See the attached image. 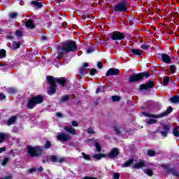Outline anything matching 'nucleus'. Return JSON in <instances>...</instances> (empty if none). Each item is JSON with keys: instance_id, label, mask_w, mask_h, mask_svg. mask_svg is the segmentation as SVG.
<instances>
[{"instance_id": "nucleus-6", "label": "nucleus", "mask_w": 179, "mask_h": 179, "mask_svg": "<svg viewBox=\"0 0 179 179\" xmlns=\"http://www.w3.org/2000/svg\"><path fill=\"white\" fill-rule=\"evenodd\" d=\"M114 10L115 12H127L128 10V3L125 0L117 3L114 6Z\"/></svg>"}, {"instance_id": "nucleus-47", "label": "nucleus", "mask_w": 179, "mask_h": 179, "mask_svg": "<svg viewBox=\"0 0 179 179\" xmlns=\"http://www.w3.org/2000/svg\"><path fill=\"white\" fill-rule=\"evenodd\" d=\"M148 156H155L156 155V152L153 150H148Z\"/></svg>"}, {"instance_id": "nucleus-41", "label": "nucleus", "mask_w": 179, "mask_h": 179, "mask_svg": "<svg viewBox=\"0 0 179 179\" xmlns=\"http://www.w3.org/2000/svg\"><path fill=\"white\" fill-rule=\"evenodd\" d=\"M87 132L91 135H94V134H96V131H94V129H93V128L92 127L87 129Z\"/></svg>"}, {"instance_id": "nucleus-14", "label": "nucleus", "mask_w": 179, "mask_h": 179, "mask_svg": "<svg viewBox=\"0 0 179 179\" xmlns=\"http://www.w3.org/2000/svg\"><path fill=\"white\" fill-rule=\"evenodd\" d=\"M64 129L71 135H76V129H75V128L72 127L71 126H66L64 127Z\"/></svg>"}, {"instance_id": "nucleus-39", "label": "nucleus", "mask_w": 179, "mask_h": 179, "mask_svg": "<svg viewBox=\"0 0 179 179\" xmlns=\"http://www.w3.org/2000/svg\"><path fill=\"white\" fill-rule=\"evenodd\" d=\"M45 149H50L51 148V141H46V143L44 145Z\"/></svg>"}, {"instance_id": "nucleus-28", "label": "nucleus", "mask_w": 179, "mask_h": 179, "mask_svg": "<svg viewBox=\"0 0 179 179\" xmlns=\"http://www.w3.org/2000/svg\"><path fill=\"white\" fill-rule=\"evenodd\" d=\"M173 135H174V136H176V138L179 137V127H176L175 129H173Z\"/></svg>"}, {"instance_id": "nucleus-46", "label": "nucleus", "mask_w": 179, "mask_h": 179, "mask_svg": "<svg viewBox=\"0 0 179 179\" xmlns=\"http://www.w3.org/2000/svg\"><path fill=\"white\" fill-rule=\"evenodd\" d=\"M163 131H165V132H168L170 131V126L169 125H164L163 128Z\"/></svg>"}, {"instance_id": "nucleus-54", "label": "nucleus", "mask_w": 179, "mask_h": 179, "mask_svg": "<svg viewBox=\"0 0 179 179\" xmlns=\"http://www.w3.org/2000/svg\"><path fill=\"white\" fill-rule=\"evenodd\" d=\"M71 124H72L73 127H78L79 125L78 124V122H76L75 120L72 121Z\"/></svg>"}, {"instance_id": "nucleus-27", "label": "nucleus", "mask_w": 179, "mask_h": 179, "mask_svg": "<svg viewBox=\"0 0 179 179\" xmlns=\"http://www.w3.org/2000/svg\"><path fill=\"white\" fill-rule=\"evenodd\" d=\"M143 171L145 174H147V176H149L150 177L153 176V171H152L150 169H144Z\"/></svg>"}, {"instance_id": "nucleus-9", "label": "nucleus", "mask_w": 179, "mask_h": 179, "mask_svg": "<svg viewBox=\"0 0 179 179\" xmlns=\"http://www.w3.org/2000/svg\"><path fill=\"white\" fill-rule=\"evenodd\" d=\"M139 80H142L140 73L132 74L131 76H130L129 79V82H130V83H134L135 82H139Z\"/></svg>"}, {"instance_id": "nucleus-49", "label": "nucleus", "mask_w": 179, "mask_h": 179, "mask_svg": "<svg viewBox=\"0 0 179 179\" xmlns=\"http://www.w3.org/2000/svg\"><path fill=\"white\" fill-rule=\"evenodd\" d=\"M94 51V49H93L92 48H89L87 50V54H91V52H93Z\"/></svg>"}, {"instance_id": "nucleus-15", "label": "nucleus", "mask_w": 179, "mask_h": 179, "mask_svg": "<svg viewBox=\"0 0 179 179\" xmlns=\"http://www.w3.org/2000/svg\"><path fill=\"white\" fill-rule=\"evenodd\" d=\"M46 162L51 163H58V157L56 155L48 156L47 157Z\"/></svg>"}, {"instance_id": "nucleus-50", "label": "nucleus", "mask_w": 179, "mask_h": 179, "mask_svg": "<svg viewBox=\"0 0 179 179\" xmlns=\"http://www.w3.org/2000/svg\"><path fill=\"white\" fill-rule=\"evenodd\" d=\"M161 134L162 136H164L166 138V136H167V134H169L167 131L162 130L161 131Z\"/></svg>"}, {"instance_id": "nucleus-32", "label": "nucleus", "mask_w": 179, "mask_h": 179, "mask_svg": "<svg viewBox=\"0 0 179 179\" xmlns=\"http://www.w3.org/2000/svg\"><path fill=\"white\" fill-rule=\"evenodd\" d=\"M140 76L142 80V79H143V78H149V76H150V75L148 72H144V73H140Z\"/></svg>"}, {"instance_id": "nucleus-12", "label": "nucleus", "mask_w": 179, "mask_h": 179, "mask_svg": "<svg viewBox=\"0 0 179 179\" xmlns=\"http://www.w3.org/2000/svg\"><path fill=\"white\" fill-rule=\"evenodd\" d=\"M111 75H120V69L112 68L108 70L106 76H111Z\"/></svg>"}, {"instance_id": "nucleus-48", "label": "nucleus", "mask_w": 179, "mask_h": 179, "mask_svg": "<svg viewBox=\"0 0 179 179\" xmlns=\"http://www.w3.org/2000/svg\"><path fill=\"white\" fill-rule=\"evenodd\" d=\"M22 31L20 30H17L15 32V36H17V37H22Z\"/></svg>"}, {"instance_id": "nucleus-33", "label": "nucleus", "mask_w": 179, "mask_h": 179, "mask_svg": "<svg viewBox=\"0 0 179 179\" xmlns=\"http://www.w3.org/2000/svg\"><path fill=\"white\" fill-rule=\"evenodd\" d=\"M169 173H171L175 177H179V172L176 171L174 169H169Z\"/></svg>"}, {"instance_id": "nucleus-1", "label": "nucleus", "mask_w": 179, "mask_h": 179, "mask_svg": "<svg viewBox=\"0 0 179 179\" xmlns=\"http://www.w3.org/2000/svg\"><path fill=\"white\" fill-rule=\"evenodd\" d=\"M78 50V47L76 46V43L73 41H70L65 42L63 45L62 48H58L57 52L58 56L57 58L61 59L62 57H64V53L68 54L69 52H73Z\"/></svg>"}, {"instance_id": "nucleus-17", "label": "nucleus", "mask_w": 179, "mask_h": 179, "mask_svg": "<svg viewBox=\"0 0 179 179\" xmlns=\"http://www.w3.org/2000/svg\"><path fill=\"white\" fill-rule=\"evenodd\" d=\"M171 103L173 104H179V95H175L169 99Z\"/></svg>"}, {"instance_id": "nucleus-20", "label": "nucleus", "mask_w": 179, "mask_h": 179, "mask_svg": "<svg viewBox=\"0 0 179 179\" xmlns=\"http://www.w3.org/2000/svg\"><path fill=\"white\" fill-rule=\"evenodd\" d=\"M31 5H32V6H34V8H38V9L43 7V4L41 3V2H38L37 1H32L31 2Z\"/></svg>"}, {"instance_id": "nucleus-2", "label": "nucleus", "mask_w": 179, "mask_h": 179, "mask_svg": "<svg viewBox=\"0 0 179 179\" xmlns=\"http://www.w3.org/2000/svg\"><path fill=\"white\" fill-rule=\"evenodd\" d=\"M46 79L50 85V88L48 92L50 96H52V94H55L56 89H57V85H55V82L61 85V86H64L65 83H66V80H65V78L64 77L55 78L52 76H48L46 77Z\"/></svg>"}, {"instance_id": "nucleus-11", "label": "nucleus", "mask_w": 179, "mask_h": 179, "mask_svg": "<svg viewBox=\"0 0 179 179\" xmlns=\"http://www.w3.org/2000/svg\"><path fill=\"white\" fill-rule=\"evenodd\" d=\"M155 85L153 81H148L146 84H143L140 85L141 90H148V89H152Z\"/></svg>"}, {"instance_id": "nucleus-53", "label": "nucleus", "mask_w": 179, "mask_h": 179, "mask_svg": "<svg viewBox=\"0 0 179 179\" xmlns=\"http://www.w3.org/2000/svg\"><path fill=\"white\" fill-rule=\"evenodd\" d=\"M97 66L99 69H101V68H103V63H101V62H98Z\"/></svg>"}, {"instance_id": "nucleus-31", "label": "nucleus", "mask_w": 179, "mask_h": 179, "mask_svg": "<svg viewBox=\"0 0 179 179\" xmlns=\"http://www.w3.org/2000/svg\"><path fill=\"white\" fill-rule=\"evenodd\" d=\"M6 57V51L4 49L0 50V58H5Z\"/></svg>"}, {"instance_id": "nucleus-30", "label": "nucleus", "mask_w": 179, "mask_h": 179, "mask_svg": "<svg viewBox=\"0 0 179 179\" xmlns=\"http://www.w3.org/2000/svg\"><path fill=\"white\" fill-rule=\"evenodd\" d=\"M82 156L85 160H92L90 155H88L87 154H86L85 152H82Z\"/></svg>"}, {"instance_id": "nucleus-16", "label": "nucleus", "mask_w": 179, "mask_h": 179, "mask_svg": "<svg viewBox=\"0 0 179 179\" xmlns=\"http://www.w3.org/2000/svg\"><path fill=\"white\" fill-rule=\"evenodd\" d=\"M89 64L87 63H84L83 64V66H81L80 69V76H83V75H85V72H86V69L85 68H87Z\"/></svg>"}, {"instance_id": "nucleus-55", "label": "nucleus", "mask_w": 179, "mask_h": 179, "mask_svg": "<svg viewBox=\"0 0 179 179\" xmlns=\"http://www.w3.org/2000/svg\"><path fill=\"white\" fill-rule=\"evenodd\" d=\"M9 93H16V90L13 89V88H10L8 90Z\"/></svg>"}, {"instance_id": "nucleus-25", "label": "nucleus", "mask_w": 179, "mask_h": 179, "mask_svg": "<svg viewBox=\"0 0 179 179\" xmlns=\"http://www.w3.org/2000/svg\"><path fill=\"white\" fill-rule=\"evenodd\" d=\"M134 163V159H131L122 164V167H129Z\"/></svg>"}, {"instance_id": "nucleus-8", "label": "nucleus", "mask_w": 179, "mask_h": 179, "mask_svg": "<svg viewBox=\"0 0 179 179\" xmlns=\"http://www.w3.org/2000/svg\"><path fill=\"white\" fill-rule=\"evenodd\" d=\"M57 139L61 142H68V141L71 139V136L68 134L62 132L57 135Z\"/></svg>"}, {"instance_id": "nucleus-58", "label": "nucleus", "mask_w": 179, "mask_h": 179, "mask_svg": "<svg viewBox=\"0 0 179 179\" xmlns=\"http://www.w3.org/2000/svg\"><path fill=\"white\" fill-rule=\"evenodd\" d=\"M6 150V148L5 147L0 148V153H2V152H5Z\"/></svg>"}, {"instance_id": "nucleus-45", "label": "nucleus", "mask_w": 179, "mask_h": 179, "mask_svg": "<svg viewBox=\"0 0 179 179\" xmlns=\"http://www.w3.org/2000/svg\"><path fill=\"white\" fill-rule=\"evenodd\" d=\"M8 162H9V158H4L2 162V166H6V164H8Z\"/></svg>"}, {"instance_id": "nucleus-5", "label": "nucleus", "mask_w": 179, "mask_h": 179, "mask_svg": "<svg viewBox=\"0 0 179 179\" xmlns=\"http://www.w3.org/2000/svg\"><path fill=\"white\" fill-rule=\"evenodd\" d=\"M173 111V108L169 107L166 111L159 114V115H155V114H150V113H143L145 117H149L150 118H163V117H167V115L169 113H171Z\"/></svg>"}, {"instance_id": "nucleus-56", "label": "nucleus", "mask_w": 179, "mask_h": 179, "mask_svg": "<svg viewBox=\"0 0 179 179\" xmlns=\"http://www.w3.org/2000/svg\"><path fill=\"white\" fill-rule=\"evenodd\" d=\"M115 131L117 135H120V134H121V131L117 127L115 128Z\"/></svg>"}, {"instance_id": "nucleus-61", "label": "nucleus", "mask_w": 179, "mask_h": 179, "mask_svg": "<svg viewBox=\"0 0 179 179\" xmlns=\"http://www.w3.org/2000/svg\"><path fill=\"white\" fill-rule=\"evenodd\" d=\"M41 38H42V40H43V41H45V40H47V36H43L41 37Z\"/></svg>"}, {"instance_id": "nucleus-4", "label": "nucleus", "mask_w": 179, "mask_h": 179, "mask_svg": "<svg viewBox=\"0 0 179 179\" xmlns=\"http://www.w3.org/2000/svg\"><path fill=\"white\" fill-rule=\"evenodd\" d=\"M27 149L29 156H31V157H36V156L41 155L43 152L41 148L38 146L33 147L32 145H28Z\"/></svg>"}, {"instance_id": "nucleus-36", "label": "nucleus", "mask_w": 179, "mask_h": 179, "mask_svg": "<svg viewBox=\"0 0 179 179\" xmlns=\"http://www.w3.org/2000/svg\"><path fill=\"white\" fill-rule=\"evenodd\" d=\"M66 162V158L57 157V163H64Z\"/></svg>"}, {"instance_id": "nucleus-10", "label": "nucleus", "mask_w": 179, "mask_h": 179, "mask_svg": "<svg viewBox=\"0 0 179 179\" xmlns=\"http://www.w3.org/2000/svg\"><path fill=\"white\" fill-rule=\"evenodd\" d=\"M118 155H120V150H118V148H113L108 156L109 159H115Z\"/></svg>"}, {"instance_id": "nucleus-44", "label": "nucleus", "mask_w": 179, "mask_h": 179, "mask_svg": "<svg viewBox=\"0 0 179 179\" xmlns=\"http://www.w3.org/2000/svg\"><path fill=\"white\" fill-rule=\"evenodd\" d=\"M120 99L121 98L118 96H112V101H120Z\"/></svg>"}, {"instance_id": "nucleus-38", "label": "nucleus", "mask_w": 179, "mask_h": 179, "mask_svg": "<svg viewBox=\"0 0 179 179\" xmlns=\"http://www.w3.org/2000/svg\"><path fill=\"white\" fill-rule=\"evenodd\" d=\"M9 17L10 19H16L17 17V13H10L9 14Z\"/></svg>"}, {"instance_id": "nucleus-21", "label": "nucleus", "mask_w": 179, "mask_h": 179, "mask_svg": "<svg viewBox=\"0 0 179 179\" xmlns=\"http://www.w3.org/2000/svg\"><path fill=\"white\" fill-rule=\"evenodd\" d=\"M131 52L134 55H138V56L142 55V53L143 52V51L141 49H131Z\"/></svg>"}, {"instance_id": "nucleus-40", "label": "nucleus", "mask_w": 179, "mask_h": 179, "mask_svg": "<svg viewBox=\"0 0 179 179\" xmlns=\"http://www.w3.org/2000/svg\"><path fill=\"white\" fill-rule=\"evenodd\" d=\"M141 48H142V50H149V48H150V45L143 44L141 45Z\"/></svg>"}, {"instance_id": "nucleus-59", "label": "nucleus", "mask_w": 179, "mask_h": 179, "mask_svg": "<svg viewBox=\"0 0 179 179\" xmlns=\"http://www.w3.org/2000/svg\"><path fill=\"white\" fill-rule=\"evenodd\" d=\"M10 178H12V176H6V177H4V178H0V179H10Z\"/></svg>"}, {"instance_id": "nucleus-62", "label": "nucleus", "mask_w": 179, "mask_h": 179, "mask_svg": "<svg viewBox=\"0 0 179 179\" xmlns=\"http://www.w3.org/2000/svg\"><path fill=\"white\" fill-rule=\"evenodd\" d=\"M57 117H62V114L61 113H57Z\"/></svg>"}, {"instance_id": "nucleus-57", "label": "nucleus", "mask_w": 179, "mask_h": 179, "mask_svg": "<svg viewBox=\"0 0 179 179\" xmlns=\"http://www.w3.org/2000/svg\"><path fill=\"white\" fill-rule=\"evenodd\" d=\"M5 94H3V93L0 94V100H3V99H5Z\"/></svg>"}, {"instance_id": "nucleus-51", "label": "nucleus", "mask_w": 179, "mask_h": 179, "mask_svg": "<svg viewBox=\"0 0 179 179\" xmlns=\"http://www.w3.org/2000/svg\"><path fill=\"white\" fill-rule=\"evenodd\" d=\"M113 178L114 179H119L120 178V173H115L114 175H113Z\"/></svg>"}, {"instance_id": "nucleus-13", "label": "nucleus", "mask_w": 179, "mask_h": 179, "mask_svg": "<svg viewBox=\"0 0 179 179\" xmlns=\"http://www.w3.org/2000/svg\"><path fill=\"white\" fill-rule=\"evenodd\" d=\"M161 58L165 64H170V62H171V57L166 53H162L161 55Z\"/></svg>"}, {"instance_id": "nucleus-37", "label": "nucleus", "mask_w": 179, "mask_h": 179, "mask_svg": "<svg viewBox=\"0 0 179 179\" xmlns=\"http://www.w3.org/2000/svg\"><path fill=\"white\" fill-rule=\"evenodd\" d=\"M100 92H104V87L103 86H100L96 90V94H99V93H100Z\"/></svg>"}, {"instance_id": "nucleus-34", "label": "nucleus", "mask_w": 179, "mask_h": 179, "mask_svg": "<svg viewBox=\"0 0 179 179\" xmlns=\"http://www.w3.org/2000/svg\"><path fill=\"white\" fill-rule=\"evenodd\" d=\"M170 71L171 73H176V71H177V67H176V65L170 66Z\"/></svg>"}, {"instance_id": "nucleus-42", "label": "nucleus", "mask_w": 179, "mask_h": 179, "mask_svg": "<svg viewBox=\"0 0 179 179\" xmlns=\"http://www.w3.org/2000/svg\"><path fill=\"white\" fill-rule=\"evenodd\" d=\"M147 124L148 125L152 124H156V120L154 119H150L148 121H146Z\"/></svg>"}, {"instance_id": "nucleus-22", "label": "nucleus", "mask_w": 179, "mask_h": 179, "mask_svg": "<svg viewBox=\"0 0 179 179\" xmlns=\"http://www.w3.org/2000/svg\"><path fill=\"white\" fill-rule=\"evenodd\" d=\"M25 24L27 27H29V29H34V23L33 22V20H28L26 21Z\"/></svg>"}, {"instance_id": "nucleus-7", "label": "nucleus", "mask_w": 179, "mask_h": 179, "mask_svg": "<svg viewBox=\"0 0 179 179\" xmlns=\"http://www.w3.org/2000/svg\"><path fill=\"white\" fill-rule=\"evenodd\" d=\"M110 37L112 40H124L125 38V35L120 31H114L110 34Z\"/></svg>"}, {"instance_id": "nucleus-43", "label": "nucleus", "mask_w": 179, "mask_h": 179, "mask_svg": "<svg viewBox=\"0 0 179 179\" xmlns=\"http://www.w3.org/2000/svg\"><path fill=\"white\" fill-rule=\"evenodd\" d=\"M170 82V77H165L164 78V83L165 85H169V83Z\"/></svg>"}, {"instance_id": "nucleus-23", "label": "nucleus", "mask_w": 179, "mask_h": 179, "mask_svg": "<svg viewBox=\"0 0 179 179\" xmlns=\"http://www.w3.org/2000/svg\"><path fill=\"white\" fill-rule=\"evenodd\" d=\"M93 159H96V160H101L103 157H106V155L104 154H96L92 155Z\"/></svg>"}, {"instance_id": "nucleus-60", "label": "nucleus", "mask_w": 179, "mask_h": 179, "mask_svg": "<svg viewBox=\"0 0 179 179\" xmlns=\"http://www.w3.org/2000/svg\"><path fill=\"white\" fill-rule=\"evenodd\" d=\"M34 171H36V169H31L29 170V173H34Z\"/></svg>"}, {"instance_id": "nucleus-18", "label": "nucleus", "mask_w": 179, "mask_h": 179, "mask_svg": "<svg viewBox=\"0 0 179 179\" xmlns=\"http://www.w3.org/2000/svg\"><path fill=\"white\" fill-rule=\"evenodd\" d=\"M142 167H145V161H140L138 163H136L133 166V169H136L137 170L142 169Z\"/></svg>"}, {"instance_id": "nucleus-64", "label": "nucleus", "mask_w": 179, "mask_h": 179, "mask_svg": "<svg viewBox=\"0 0 179 179\" xmlns=\"http://www.w3.org/2000/svg\"><path fill=\"white\" fill-rule=\"evenodd\" d=\"M7 38H9L10 40L12 38V36H7Z\"/></svg>"}, {"instance_id": "nucleus-24", "label": "nucleus", "mask_w": 179, "mask_h": 179, "mask_svg": "<svg viewBox=\"0 0 179 179\" xmlns=\"http://www.w3.org/2000/svg\"><path fill=\"white\" fill-rule=\"evenodd\" d=\"M71 97H72V96L69 94L64 95V96H62L60 101H61V103H65V101H68L69 100H70Z\"/></svg>"}, {"instance_id": "nucleus-52", "label": "nucleus", "mask_w": 179, "mask_h": 179, "mask_svg": "<svg viewBox=\"0 0 179 179\" xmlns=\"http://www.w3.org/2000/svg\"><path fill=\"white\" fill-rule=\"evenodd\" d=\"M96 72H97V70L95 69H92L90 70L91 75H96Z\"/></svg>"}, {"instance_id": "nucleus-29", "label": "nucleus", "mask_w": 179, "mask_h": 179, "mask_svg": "<svg viewBox=\"0 0 179 179\" xmlns=\"http://www.w3.org/2000/svg\"><path fill=\"white\" fill-rule=\"evenodd\" d=\"M95 148L96 149V152H101V146L100 145V143L97 142V141H95Z\"/></svg>"}, {"instance_id": "nucleus-26", "label": "nucleus", "mask_w": 179, "mask_h": 179, "mask_svg": "<svg viewBox=\"0 0 179 179\" xmlns=\"http://www.w3.org/2000/svg\"><path fill=\"white\" fill-rule=\"evenodd\" d=\"M17 119V117H16V116H13L12 117H10L8 121L7 122V125L10 126L13 124V122H15V121H16V120Z\"/></svg>"}, {"instance_id": "nucleus-63", "label": "nucleus", "mask_w": 179, "mask_h": 179, "mask_svg": "<svg viewBox=\"0 0 179 179\" xmlns=\"http://www.w3.org/2000/svg\"><path fill=\"white\" fill-rule=\"evenodd\" d=\"M38 171L39 173H41V171H43V167H41L40 169H38Z\"/></svg>"}, {"instance_id": "nucleus-3", "label": "nucleus", "mask_w": 179, "mask_h": 179, "mask_svg": "<svg viewBox=\"0 0 179 179\" xmlns=\"http://www.w3.org/2000/svg\"><path fill=\"white\" fill-rule=\"evenodd\" d=\"M44 101V98L41 95H38L35 97H32L27 103V108L29 110L34 108V106L37 104H41Z\"/></svg>"}, {"instance_id": "nucleus-19", "label": "nucleus", "mask_w": 179, "mask_h": 179, "mask_svg": "<svg viewBox=\"0 0 179 179\" xmlns=\"http://www.w3.org/2000/svg\"><path fill=\"white\" fill-rule=\"evenodd\" d=\"M6 138H9L8 134L0 132V143H3Z\"/></svg>"}, {"instance_id": "nucleus-35", "label": "nucleus", "mask_w": 179, "mask_h": 179, "mask_svg": "<svg viewBox=\"0 0 179 179\" xmlns=\"http://www.w3.org/2000/svg\"><path fill=\"white\" fill-rule=\"evenodd\" d=\"M13 48H14L15 50H17V48H20V43L17 42V43H14L12 45Z\"/></svg>"}]
</instances>
